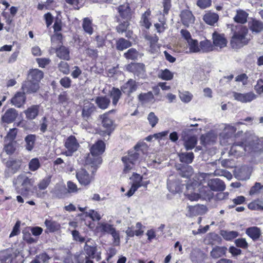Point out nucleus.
<instances>
[{"instance_id":"1","label":"nucleus","mask_w":263,"mask_h":263,"mask_svg":"<svg viewBox=\"0 0 263 263\" xmlns=\"http://www.w3.org/2000/svg\"><path fill=\"white\" fill-rule=\"evenodd\" d=\"M251 153L254 156L263 159V138H258L254 134L246 133L242 141L236 142L231 147L229 154L236 157Z\"/></svg>"},{"instance_id":"2","label":"nucleus","mask_w":263,"mask_h":263,"mask_svg":"<svg viewBox=\"0 0 263 263\" xmlns=\"http://www.w3.org/2000/svg\"><path fill=\"white\" fill-rule=\"evenodd\" d=\"M208 176L206 174H201L196 177L199 183L194 182L191 184H187L185 195L190 200L197 201L201 198L209 199L212 197L213 193L207 186L204 185L201 186V184L205 182V178Z\"/></svg>"},{"instance_id":"3","label":"nucleus","mask_w":263,"mask_h":263,"mask_svg":"<svg viewBox=\"0 0 263 263\" xmlns=\"http://www.w3.org/2000/svg\"><path fill=\"white\" fill-rule=\"evenodd\" d=\"M142 154H143V151L137 145L134 149L129 151L127 154L122 158V161L124 164L123 172L124 173H127L134 168Z\"/></svg>"},{"instance_id":"4","label":"nucleus","mask_w":263,"mask_h":263,"mask_svg":"<svg viewBox=\"0 0 263 263\" xmlns=\"http://www.w3.org/2000/svg\"><path fill=\"white\" fill-rule=\"evenodd\" d=\"M248 29L244 26H240L237 31H235L231 37L230 45L233 49H239L247 45L250 39L248 38Z\"/></svg>"},{"instance_id":"5","label":"nucleus","mask_w":263,"mask_h":263,"mask_svg":"<svg viewBox=\"0 0 263 263\" xmlns=\"http://www.w3.org/2000/svg\"><path fill=\"white\" fill-rule=\"evenodd\" d=\"M86 167L91 172L89 174L85 168L78 170L76 173V177L81 185H87L89 184L94 179L95 173L97 169V166L94 165H87Z\"/></svg>"},{"instance_id":"6","label":"nucleus","mask_w":263,"mask_h":263,"mask_svg":"<svg viewBox=\"0 0 263 263\" xmlns=\"http://www.w3.org/2000/svg\"><path fill=\"white\" fill-rule=\"evenodd\" d=\"M16 184L22 186L21 191H17V193L23 196H26L32 185L31 179L24 175H20L16 179Z\"/></svg>"},{"instance_id":"7","label":"nucleus","mask_w":263,"mask_h":263,"mask_svg":"<svg viewBox=\"0 0 263 263\" xmlns=\"http://www.w3.org/2000/svg\"><path fill=\"white\" fill-rule=\"evenodd\" d=\"M189 129H184L181 134V139L183 141V145L187 151L194 148L197 143V137L196 136H189Z\"/></svg>"},{"instance_id":"8","label":"nucleus","mask_w":263,"mask_h":263,"mask_svg":"<svg viewBox=\"0 0 263 263\" xmlns=\"http://www.w3.org/2000/svg\"><path fill=\"white\" fill-rule=\"evenodd\" d=\"M232 97L235 100L242 103H250L256 98V95L252 91L247 93L233 91L232 92Z\"/></svg>"},{"instance_id":"9","label":"nucleus","mask_w":263,"mask_h":263,"mask_svg":"<svg viewBox=\"0 0 263 263\" xmlns=\"http://www.w3.org/2000/svg\"><path fill=\"white\" fill-rule=\"evenodd\" d=\"M64 145L67 151L65 152L66 156H71L79 147V143L74 136H70L65 142Z\"/></svg>"},{"instance_id":"10","label":"nucleus","mask_w":263,"mask_h":263,"mask_svg":"<svg viewBox=\"0 0 263 263\" xmlns=\"http://www.w3.org/2000/svg\"><path fill=\"white\" fill-rule=\"evenodd\" d=\"M39 87L37 82H34L27 79V80L22 83L21 89L25 93H32L36 92Z\"/></svg>"},{"instance_id":"11","label":"nucleus","mask_w":263,"mask_h":263,"mask_svg":"<svg viewBox=\"0 0 263 263\" xmlns=\"http://www.w3.org/2000/svg\"><path fill=\"white\" fill-rule=\"evenodd\" d=\"M187 210L186 216L190 217L204 214L206 211L205 206L199 204L195 206H188Z\"/></svg>"},{"instance_id":"12","label":"nucleus","mask_w":263,"mask_h":263,"mask_svg":"<svg viewBox=\"0 0 263 263\" xmlns=\"http://www.w3.org/2000/svg\"><path fill=\"white\" fill-rule=\"evenodd\" d=\"M180 16L181 22L185 26L189 27L194 23L195 18L192 12L189 10H182Z\"/></svg>"},{"instance_id":"13","label":"nucleus","mask_w":263,"mask_h":263,"mask_svg":"<svg viewBox=\"0 0 263 263\" xmlns=\"http://www.w3.org/2000/svg\"><path fill=\"white\" fill-rule=\"evenodd\" d=\"M208 185L213 191H223L226 189V185L222 180L218 178L212 179L208 181Z\"/></svg>"},{"instance_id":"14","label":"nucleus","mask_w":263,"mask_h":263,"mask_svg":"<svg viewBox=\"0 0 263 263\" xmlns=\"http://www.w3.org/2000/svg\"><path fill=\"white\" fill-rule=\"evenodd\" d=\"M26 97L24 92H17L11 100L12 105L16 107H22L25 103Z\"/></svg>"},{"instance_id":"15","label":"nucleus","mask_w":263,"mask_h":263,"mask_svg":"<svg viewBox=\"0 0 263 263\" xmlns=\"http://www.w3.org/2000/svg\"><path fill=\"white\" fill-rule=\"evenodd\" d=\"M111 111H109V112ZM108 112L102 115L100 118L102 120L103 127L105 129V132L109 135L111 132L114 129L113 122L111 119L108 117Z\"/></svg>"},{"instance_id":"16","label":"nucleus","mask_w":263,"mask_h":263,"mask_svg":"<svg viewBox=\"0 0 263 263\" xmlns=\"http://www.w3.org/2000/svg\"><path fill=\"white\" fill-rule=\"evenodd\" d=\"M213 40L215 47L221 49L227 46V41L223 34L214 32L213 34Z\"/></svg>"},{"instance_id":"17","label":"nucleus","mask_w":263,"mask_h":263,"mask_svg":"<svg viewBox=\"0 0 263 263\" xmlns=\"http://www.w3.org/2000/svg\"><path fill=\"white\" fill-rule=\"evenodd\" d=\"M18 115L17 111L14 108H9L2 117V121L7 123L13 122Z\"/></svg>"},{"instance_id":"18","label":"nucleus","mask_w":263,"mask_h":263,"mask_svg":"<svg viewBox=\"0 0 263 263\" xmlns=\"http://www.w3.org/2000/svg\"><path fill=\"white\" fill-rule=\"evenodd\" d=\"M137 86L135 80L130 79L121 87L123 93L129 96L130 93L137 90Z\"/></svg>"},{"instance_id":"19","label":"nucleus","mask_w":263,"mask_h":263,"mask_svg":"<svg viewBox=\"0 0 263 263\" xmlns=\"http://www.w3.org/2000/svg\"><path fill=\"white\" fill-rule=\"evenodd\" d=\"M203 20L206 24L214 26L218 22L219 15L216 13L208 11L203 16Z\"/></svg>"},{"instance_id":"20","label":"nucleus","mask_w":263,"mask_h":263,"mask_svg":"<svg viewBox=\"0 0 263 263\" xmlns=\"http://www.w3.org/2000/svg\"><path fill=\"white\" fill-rule=\"evenodd\" d=\"M105 144L102 140H99L93 144L91 148L90 152L92 155L97 156L102 154L105 151Z\"/></svg>"},{"instance_id":"21","label":"nucleus","mask_w":263,"mask_h":263,"mask_svg":"<svg viewBox=\"0 0 263 263\" xmlns=\"http://www.w3.org/2000/svg\"><path fill=\"white\" fill-rule=\"evenodd\" d=\"M96 107L94 104L88 100L84 101L83 108L82 110V116L84 118H88L90 115L95 111Z\"/></svg>"},{"instance_id":"22","label":"nucleus","mask_w":263,"mask_h":263,"mask_svg":"<svg viewBox=\"0 0 263 263\" xmlns=\"http://www.w3.org/2000/svg\"><path fill=\"white\" fill-rule=\"evenodd\" d=\"M43 76L44 73L41 70L38 69H34L30 71L28 79L34 82H37L38 84H39L41 79H43Z\"/></svg>"},{"instance_id":"23","label":"nucleus","mask_w":263,"mask_h":263,"mask_svg":"<svg viewBox=\"0 0 263 263\" xmlns=\"http://www.w3.org/2000/svg\"><path fill=\"white\" fill-rule=\"evenodd\" d=\"M39 106L33 105L28 107L24 111L26 117L28 120H33L35 119L39 114Z\"/></svg>"},{"instance_id":"24","label":"nucleus","mask_w":263,"mask_h":263,"mask_svg":"<svg viewBox=\"0 0 263 263\" xmlns=\"http://www.w3.org/2000/svg\"><path fill=\"white\" fill-rule=\"evenodd\" d=\"M246 233L253 240H257L261 235L260 229L257 227H252L247 228Z\"/></svg>"},{"instance_id":"25","label":"nucleus","mask_w":263,"mask_h":263,"mask_svg":"<svg viewBox=\"0 0 263 263\" xmlns=\"http://www.w3.org/2000/svg\"><path fill=\"white\" fill-rule=\"evenodd\" d=\"M248 13L243 10L239 9L236 11V14L234 17V20L235 22L245 24L247 22Z\"/></svg>"},{"instance_id":"26","label":"nucleus","mask_w":263,"mask_h":263,"mask_svg":"<svg viewBox=\"0 0 263 263\" xmlns=\"http://www.w3.org/2000/svg\"><path fill=\"white\" fill-rule=\"evenodd\" d=\"M120 16L126 21L130 17V10L127 4L121 5L118 7Z\"/></svg>"},{"instance_id":"27","label":"nucleus","mask_w":263,"mask_h":263,"mask_svg":"<svg viewBox=\"0 0 263 263\" xmlns=\"http://www.w3.org/2000/svg\"><path fill=\"white\" fill-rule=\"evenodd\" d=\"M17 146L16 141H5L4 149L8 155H12L16 150Z\"/></svg>"},{"instance_id":"28","label":"nucleus","mask_w":263,"mask_h":263,"mask_svg":"<svg viewBox=\"0 0 263 263\" xmlns=\"http://www.w3.org/2000/svg\"><path fill=\"white\" fill-rule=\"evenodd\" d=\"M249 26L250 30L253 32L258 33L263 30V23L256 20H252L249 22Z\"/></svg>"},{"instance_id":"29","label":"nucleus","mask_w":263,"mask_h":263,"mask_svg":"<svg viewBox=\"0 0 263 263\" xmlns=\"http://www.w3.org/2000/svg\"><path fill=\"white\" fill-rule=\"evenodd\" d=\"M227 248L224 247L216 246L211 251V256L213 258H218L226 254Z\"/></svg>"},{"instance_id":"30","label":"nucleus","mask_w":263,"mask_h":263,"mask_svg":"<svg viewBox=\"0 0 263 263\" xmlns=\"http://www.w3.org/2000/svg\"><path fill=\"white\" fill-rule=\"evenodd\" d=\"M97 106L102 109H105L109 106L110 101L106 97H98L95 100Z\"/></svg>"},{"instance_id":"31","label":"nucleus","mask_w":263,"mask_h":263,"mask_svg":"<svg viewBox=\"0 0 263 263\" xmlns=\"http://www.w3.org/2000/svg\"><path fill=\"white\" fill-rule=\"evenodd\" d=\"M44 223L47 229L50 232L58 231L61 228V226L58 222L51 220L46 219Z\"/></svg>"},{"instance_id":"32","label":"nucleus","mask_w":263,"mask_h":263,"mask_svg":"<svg viewBox=\"0 0 263 263\" xmlns=\"http://www.w3.org/2000/svg\"><path fill=\"white\" fill-rule=\"evenodd\" d=\"M251 196H259L263 194V185L256 182L249 191Z\"/></svg>"},{"instance_id":"33","label":"nucleus","mask_w":263,"mask_h":263,"mask_svg":"<svg viewBox=\"0 0 263 263\" xmlns=\"http://www.w3.org/2000/svg\"><path fill=\"white\" fill-rule=\"evenodd\" d=\"M122 93L118 88L113 87L110 91V96L112 99V104L116 106L121 96Z\"/></svg>"},{"instance_id":"34","label":"nucleus","mask_w":263,"mask_h":263,"mask_svg":"<svg viewBox=\"0 0 263 263\" xmlns=\"http://www.w3.org/2000/svg\"><path fill=\"white\" fill-rule=\"evenodd\" d=\"M200 52H208L213 50V47L211 42L204 40L199 43Z\"/></svg>"},{"instance_id":"35","label":"nucleus","mask_w":263,"mask_h":263,"mask_svg":"<svg viewBox=\"0 0 263 263\" xmlns=\"http://www.w3.org/2000/svg\"><path fill=\"white\" fill-rule=\"evenodd\" d=\"M151 14V11L148 9L142 15L140 23L141 25L144 26L146 28L149 29L152 25L149 21V16Z\"/></svg>"},{"instance_id":"36","label":"nucleus","mask_w":263,"mask_h":263,"mask_svg":"<svg viewBox=\"0 0 263 263\" xmlns=\"http://www.w3.org/2000/svg\"><path fill=\"white\" fill-rule=\"evenodd\" d=\"M187 47L190 53L200 52L199 43L196 40H190L187 42Z\"/></svg>"},{"instance_id":"37","label":"nucleus","mask_w":263,"mask_h":263,"mask_svg":"<svg viewBox=\"0 0 263 263\" xmlns=\"http://www.w3.org/2000/svg\"><path fill=\"white\" fill-rule=\"evenodd\" d=\"M132 46L130 42L125 40L124 38H120L116 43V48L118 50L122 51L127 49Z\"/></svg>"},{"instance_id":"38","label":"nucleus","mask_w":263,"mask_h":263,"mask_svg":"<svg viewBox=\"0 0 263 263\" xmlns=\"http://www.w3.org/2000/svg\"><path fill=\"white\" fill-rule=\"evenodd\" d=\"M220 235L227 240H231L238 236V232L235 231L221 230Z\"/></svg>"},{"instance_id":"39","label":"nucleus","mask_w":263,"mask_h":263,"mask_svg":"<svg viewBox=\"0 0 263 263\" xmlns=\"http://www.w3.org/2000/svg\"><path fill=\"white\" fill-rule=\"evenodd\" d=\"M57 56L61 59L68 60L69 59V52L64 46H61L56 51Z\"/></svg>"},{"instance_id":"40","label":"nucleus","mask_w":263,"mask_h":263,"mask_svg":"<svg viewBox=\"0 0 263 263\" xmlns=\"http://www.w3.org/2000/svg\"><path fill=\"white\" fill-rule=\"evenodd\" d=\"M180 161L185 163H191L194 159V154L192 152L182 153L179 154Z\"/></svg>"},{"instance_id":"41","label":"nucleus","mask_w":263,"mask_h":263,"mask_svg":"<svg viewBox=\"0 0 263 263\" xmlns=\"http://www.w3.org/2000/svg\"><path fill=\"white\" fill-rule=\"evenodd\" d=\"M139 100L142 103L151 102L154 100V97L151 91L147 93H142L138 96Z\"/></svg>"},{"instance_id":"42","label":"nucleus","mask_w":263,"mask_h":263,"mask_svg":"<svg viewBox=\"0 0 263 263\" xmlns=\"http://www.w3.org/2000/svg\"><path fill=\"white\" fill-rule=\"evenodd\" d=\"M158 77L162 80L169 81L172 80L174 77V73L168 69L160 70L158 74Z\"/></svg>"},{"instance_id":"43","label":"nucleus","mask_w":263,"mask_h":263,"mask_svg":"<svg viewBox=\"0 0 263 263\" xmlns=\"http://www.w3.org/2000/svg\"><path fill=\"white\" fill-rule=\"evenodd\" d=\"M97 228L101 232H106L109 234H110L115 229L112 225L105 222H99Z\"/></svg>"},{"instance_id":"44","label":"nucleus","mask_w":263,"mask_h":263,"mask_svg":"<svg viewBox=\"0 0 263 263\" xmlns=\"http://www.w3.org/2000/svg\"><path fill=\"white\" fill-rule=\"evenodd\" d=\"M83 28L85 32L91 35L93 33V28L91 20L88 18H84L83 21Z\"/></svg>"},{"instance_id":"45","label":"nucleus","mask_w":263,"mask_h":263,"mask_svg":"<svg viewBox=\"0 0 263 263\" xmlns=\"http://www.w3.org/2000/svg\"><path fill=\"white\" fill-rule=\"evenodd\" d=\"M248 208L252 210H263V199L254 200L248 204Z\"/></svg>"},{"instance_id":"46","label":"nucleus","mask_w":263,"mask_h":263,"mask_svg":"<svg viewBox=\"0 0 263 263\" xmlns=\"http://www.w3.org/2000/svg\"><path fill=\"white\" fill-rule=\"evenodd\" d=\"M51 182V177L48 176L41 180L37 184L40 190H44L47 188Z\"/></svg>"},{"instance_id":"47","label":"nucleus","mask_w":263,"mask_h":263,"mask_svg":"<svg viewBox=\"0 0 263 263\" xmlns=\"http://www.w3.org/2000/svg\"><path fill=\"white\" fill-rule=\"evenodd\" d=\"M35 136L32 135H28L25 138L26 143V148L28 151H31L34 146Z\"/></svg>"},{"instance_id":"48","label":"nucleus","mask_w":263,"mask_h":263,"mask_svg":"<svg viewBox=\"0 0 263 263\" xmlns=\"http://www.w3.org/2000/svg\"><path fill=\"white\" fill-rule=\"evenodd\" d=\"M124 55L126 59L134 60L137 59L139 54L136 49L130 48L126 52L124 53Z\"/></svg>"},{"instance_id":"49","label":"nucleus","mask_w":263,"mask_h":263,"mask_svg":"<svg viewBox=\"0 0 263 263\" xmlns=\"http://www.w3.org/2000/svg\"><path fill=\"white\" fill-rule=\"evenodd\" d=\"M86 214L91 218L93 221H99L102 218L100 214L97 211L93 210H90L88 212H86Z\"/></svg>"},{"instance_id":"50","label":"nucleus","mask_w":263,"mask_h":263,"mask_svg":"<svg viewBox=\"0 0 263 263\" xmlns=\"http://www.w3.org/2000/svg\"><path fill=\"white\" fill-rule=\"evenodd\" d=\"M159 23L155 24L154 26L157 32L159 33H161L163 32L166 29V23L164 17H163L161 20H159Z\"/></svg>"},{"instance_id":"51","label":"nucleus","mask_w":263,"mask_h":263,"mask_svg":"<svg viewBox=\"0 0 263 263\" xmlns=\"http://www.w3.org/2000/svg\"><path fill=\"white\" fill-rule=\"evenodd\" d=\"M40 166L39 160L37 158L31 159L29 163V169L32 171L37 170Z\"/></svg>"},{"instance_id":"52","label":"nucleus","mask_w":263,"mask_h":263,"mask_svg":"<svg viewBox=\"0 0 263 263\" xmlns=\"http://www.w3.org/2000/svg\"><path fill=\"white\" fill-rule=\"evenodd\" d=\"M147 120L152 127H154L157 124L159 120L158 117L153 112H151L148 114Z\"/></svg>"},{"instance_id":"53","label":"nucleus","mask_w":263,"mask_h":263,"mask_svg":"<svg viewBox=\"0 0 263 263\" xmlns=\"http://www.w3.org/2000/svg\"><path fill=\"white\" fill-rule=\"evenodd\" d=\"M196 4L200 8L204 9L211 6L212 4V1L198 0L197 1Z\"/></svg>"},{"instance_id":"54","label":"nucleus","mask_w":263,"mask_h":263,"mask_svg":"<svg viewBox=\"0 0 263 263\" xmlns=\"http://www.w3.org/2000/svg\"><path fill=\"white\" fill-rule=\"evenodd\" d=\"M17 131L16 128L10 129L7 136L5 138V141H15Z\"/></svg>"},{"instance_id":"55","label":"nucleus","mask_w":263,"mask_h":263,"mask_svg":"<svg viewBox=\"0 0 263 263\" xmlns=\"http://www.w3.org/2000/svg\"><path fill=\"white\" fill-rule=\"evenodd\" d=\"M130 179L133 180V184L140 187L143 185L142 184V177L139 174H135L133 175V177L130 178Z\"/></svg>"},{"instance_id":"56","label":"nucleus","mask_w":263,"mask_h":263,"mask_svg":"<svg viewBox=\"0 0 263 263\" xmlns=\"http://www.w3.org/2000/svg\"><path fill=\"white\" fill-rule=\"evenodd\" d=\"M59 70L64 74H68L69 73V65L66 62H61L59 64Z\"/></svg>"},{"instance_id":"57","label":"nucleus","mask_w":263,"mask_h":263,"mask_svg":"<svg viewBox=\"0 0 263 263\" xmlns=\"http://www.w3.org/2000/svg\"><path fill=\"white\" fill-rule=\"evenodd\" d=\"M179 97L181 101L186 103L190 102L192 98V95L188 91L180 93Z\"/></svg>"},{"instance_id":"58","label":"nucleus","mask_w":263,"mask_h":263,"mask_svg":"<svg viewBox=\"0 0 263 263\" xmlns=\"http://www.w3.org/2000/svg\"><path fill=\"white\" fill-rule=\"evenodd\" d=\"M89 241H87L86 242L85 246L84 247V250L86 251L87 254L89 256L93 255L96 252V248L93 246H89L88 244Z\"/></svg>"},{"instance_id":"59","label":"nucleus","mask_w":263,"mask_h":263,"mask_svg":"<svg viewBox=\"0 0 263 263\" xmlns=\"http://www.w3.org/2000/svg\"><path fill=\"white\" fill-rule=\"evenodd\" d=\"M12 255L7 253H3L1 255L0 263H11Z\"/></svg>"},{"instance_id":"60","label":"nucleus","mask_w":263,"mask_h":263,"mask_svg":"<svg viewBox=\"0 0 263 263\" xmlns=\"http://www.w3.org/2000/svg\"><path fill=\"white\" fill-rule=\"evenodd\" d=\"M248 77L245 73H242L237 76L235 78V81L241 82L243 85H246L248 84Z\"/></svg>"},{"instance_id":"61","label":"nucleus","mask_w":263,"mask_h":263,"mask_svg":"<svg viewBox=\"0 0 263 263\" xmlns=\"http://www.w3.org/2000/svg\"><path fill=\"white\" fill-rule=\"evenodd\" d=\"M192 174V168L191 166H187L181 170L180 174L183 177L188 178Z\"/></svg>"},{"instance_id":"62","label":"nucleus","mask_w":263,"mask_h":263,"mask_svg":"<svg viewBox=\"0 0 263 263\" xmlns=\"http://www.w3.org/2000/svg\"><path fill=\"white\" fill-rule=\"evenodd\" d=\"M39 67L44 68L49 64L50 60L49 58H37L36 59Z\"/></svg>"},{"instance_id":"63","label":"nucleus","mask_w":263,"mask_h":263,"mask_svg":"<svg viewBox=\"0 0 263 263\" xmlns=\"http://www.w3.org/2000/svg\"><path fill=\"white\" fill-rule=\"evenodd\" d=\"M23 239L26 241L28 243H32L35 242L34 239L31 237V234L29 232L23 230Z\"/></svg>"},{"instance_id":"64","label":"nucleus","mask_w":263,"mask_h":263,"mask_svg":"<svg viewBox=\"0 0 263 263\" xmlns=\"http://www.w3.org/2000/svg\"><path fill=\"white\" fill-rule=\"evenodd\" d=\"M255 90L257 93L261 95L263 93V80L259 79L257 81L256 85L255 86Z\"/></svg>"}]
</instances>
